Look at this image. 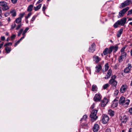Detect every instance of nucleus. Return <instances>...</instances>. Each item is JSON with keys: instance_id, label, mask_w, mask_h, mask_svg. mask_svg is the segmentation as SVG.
<instances>
[{"instance_id": "1", "label": "nucleus", "mask_w": 132, "mask_h": 132, "mask_svg": "<svg viewBox=\"0 0 132 132\" xmlns=\"http://www.w3.org/2000/svg\"><path fill=\"white\" fill-rule=\"evenodd\" d=\"M130 100L129 99L125 100V98L123 96H121L119 100V104L122 105H123L125 107H127L129 105Z\"/></svg>"}, {"instance_id": "2", "label": "nucleus", "mask_w": 132, "mask_h": 132, "mask_svg": "<svg viewBox=\"0 0 132 132\" xmlns=\"http://www.w3.org/2000/svg\"><path fill=\"white\" fill-rule=\"evenodd\" d=\"M97 112V110H93L91 113L90 117L91 118L92 120L93 121H95L97 118L96 115Z\"/></svg>"}, {"instance_id": "3", "label": "nucleus", "mask_w": 132, "mask_h": 132, "mask_svg": "<svg viewBox=\"0 0 132 132\" xmlns=\"http://www.w3.org/2000/svg\"><path fill=\"white\" fill-rule=\"evenodd\" d=\"M129 9V7H127L120 11L119 13V15L118 16V18H119L123 17L125 13Z\"/></svg>"}, {"instance_id": "4", "label": "nucleus", "mask_w": 132, "mask_h": 132, "mask_svg": "<svg viewBox=\"0 0 132 132\" xmlns=\"http://www.w3.org/2000/svg\"><path fill=\"white\" fill-rule=\"evenodd\" d=\"M116 78V77L115 75H114L113 76L111 77V78L109 81V84L112 85L113 86H116L117 84V82L115 80Z\"/></svg>"}, {"instance_id": "5", "label": "nucleus", "mask_w": 132, "mask_h": 132, "mask_svg": "<svg viewBox=\"0 0 132 132\" xmlns=\"http://www.w3.org/2000/svg\"><path fill=\"white\" fill-rule=\"evenodd\" d=\"M0 5L2 7V9L3 11H6L9 9L7 3L4 1H0Z\"/></svg>"}, {"instance_id": "6", "label": "nucleus", "mask_w": 132, "mask_h": 132, "mask_svg": "<svg viewBox=\"0 0 132 132\" xmlns=\"http://www.w3.org/2000/svg\"><path fill=\"white\" fill-rule=\"evenodd\" d=\"M109 118L107 115L103 114L102 116V122L103 124L106 123L108 121Z\"/></svg>"}, {"instance_id": "7", "label": "nucleus", "mask_w": 132, "mask_h": 132, "mask_svg": "<svg viewBox=\"0 0 132 132\" xmlns=\"http://www.w3.org/2000/svg\"><path fill=\"white\" fill-rule=\"evenodd\" d=\"M131 2L130 0H127L124 2L122 3L121 5L119 6V8L122 9L123 8L129 4Z\"/></svg>"}, {"instance_id": "8", "label": "nucleus", "mask_w": 132, "mask_h": 132, "mask_svg": "<svg viewBox=\"0 0 132 132\" xmlns=\"http://www.w3.org/2000/svg\"><path fill=\"white\" fill-rule=\"evenodd\" d=\"M109 100L108 99L104 98L102 101L101 102V106L102 107H104L108 103Z\"/></svg>"}, {"instance_id": "9", "label": "nucleus", "mask_w": 132, "mask_h": 132, "mask_svg": "<svg viewBox=\"0 0 132 132\" xmlns=\"http://www.w3.org/2000/svg\"><path fill=\"white\" fill-rule=\"evenodd\" d=\"M121 53V55L119 59V61L120 62H121L122 61H123V60L126 58L127 55L126 53Z\"/></svg>"}, {"instance_id": "10", "label": "nucleus", "mask_w": 132, "mask_h": 132, "mask_svg": "<svg viewBox=\"0 0 132 132\" xmlns=\"http://www.w3.org/2000/svg\"><path fill=\"white\" fill-rule=\"evenodd\" d=\"M132 66L131 64L130 63L128 64L127 66L125 68L124 70V72L126 73H128L131 70Z\"/></svg>"}, {"instance_id": "11", "label": "nucleus", "mask_w": 132, "mask_h": 132, "mask_svg": "<svg viewBox=\"0 0 132 132\" xmlns=\"http://www.w3.org/2000/svg\"><path fill=\"white\" fill-rule=\"evenodd\" d=\"M127 20V19L126 18H123L120 20H118V22L120 25L124 26L125 23Z\"/></svg>"}, {"instance_id": "12", "label": "nucleus", "mask_w": 132, "mask_h": 132, "mask_svg": "<svg viewBox=\"0 0 132 132\" xmlns=\"http://www.w3.org/2000/svg\"><path fill=\"white\" fill-rule=\"evenodd\" d=\"M128 86L126 85H124L122 86L120 88V91L121 93L125 92Z\"/></svg>"}, {"instance_id": "13", "label": "nucleus", "mask_w": 132, "mask_h": 132, "mask_svg": "<svg viewBox=\"0 0 132 132\" xmlns=\"http://www.w3.org/2000/svg\"><path fill=\"white\" fill-rule=\"evenodd\" d=\"M101 98L100 95L98 94H96L94 98V100L97 102L100 101Z\"/></svg>"}, {"instance_id": "14", "label": "nucleus", "mask_w": 132, "mask_h": 132, "mask_svg": "<svg viewBox=\"0 0 132 132\" xmlns=\"http://www.w3.org/2000/svg\"><path fill=\"white\" fill-rule=\"evenodd\" d=\"M93 61L97 63H98L99 61L101 60V58L95 55L93 56Z\"/></svg>"}, {"instance_id": "15", "label": "nucleus", "mask_w": 132, "mask_h": 132, "mask_svg": "<svg viewBox=\"0 0 132 132\" xmlns=\"http://www.w3.org/2000/svg\"><path fill=\"white\" fill-rule=\"evenodd\" d=\"M95 44L94 43L93 44L91 45V46L89 47V51L93 53L95 51Z\"/></svg>"}, {"instance_id": "16", "label": "nucleus", "mask_w": 132, "mask_h": 132, "mask_svg": "<svg viewBox=\"0 0 132 132\" xmlns=\"http://www.w3.org/2000/svg\"><path fill=\"white\" fill-rule=\"evenodd\" d=\"M127 116H124L123 117H122L121 119V123H125L127 120Z\"/></svg>"}, {"instance_id": "17", "label": "nucleus", "mask_w": 132, "mask_h": 132, "mask_svg": "<svg viewBox=\"0 0 132 132\" xmlns=\"http://www.w3.org/2000/svg\"><path fill=\"white\" fill-rule=\"evenodd\" d=\"M112 73V70L110 69H109L107 73L106 77L104 78L105 79H107L109 78L111 75Z\"/></svg>"}, {"instance_id": "18", "label": "nucleus", "mask_w": 132, "mask_h": 132, "mask_svg": "<svg viewBox=\"0 0 132 132\" xmlns=\"http://www.w3.org/2000/svg\"><path fill=\"white\" fill-rule=\"evenodd\" d=\"M99 126L97 124H95L93 128V131L94 132H97L99 129Z\"/></svg>"}, {"instance_id": "19", "label": "nucleus", "mask_w": 132, "mask_h": 132, "mask_svg": "<svg viewBox=\"0 0 132 132\" xmlns=\"http://www.w3.org/2000/svg\"><path fill=\"white\" fill-rule=\"evenodd\" d=\"M118 104V101L116 100H114L111 104V106L113 108H114L117 106Z\"/></svg>"}, {"instance_id": "20", "label": "nucleus", "mask_w": 132, "mask_h": 132, "mask_svg": "<svg viewBox=\"0 0 132 132\" xmlns=\"http://www.w3.org/2000/svg\"><path fill=\"white\" fill-rule=\"evenodd\" d=\"M10 13L11 16H15L16 15V12L15 10L14 9L11 10L10 11Z\"/></svg>"}, {"instance_id": "21", "label": "nucleus", "mask_w": 132, "mask_h": 132, "mask_svg": "<svg viewBox=\"0 0 132 132\" xmlns=\"http://www.w3.org/2000/svg\"><path fill=\"white\" fill-rule=\"evenodd\" d=\"M101 66L99 64L97 65L95 67V71L96 72H99L101 70Z\"/></svg>"}, {"instance_id": "22", "label": "nucleus", "mask_w": 132, "mask_h": 132, "mask_svg": "<svg viewBox=\"0 0 132 132\" xmlns=\"http://www.w3.org/2000/svg\"><path fill=\"white\" fill-rule=\"evenodd\" d=\"M113 53H115L118 50L119 47L117 45L112 46Z\"/></svg>"}, {"instance_id": "23", "label": "nucleus", "mask_w": 132, "mask_h": 132, "mask_svg": "<svg viewBox=\"0 0 132 132\" xmlns=\"http://www.w3.org/2000/svg\"><path fill=\"white\" fill-rule=\"evenodd\" d=\"M123 31V29H120L118 32L117 34V36L118 37H119L120 36Z\"/></svg>"}, {"instance_id": "24", "label": "nucleus", "mask_w": 132, "mask_h": 132, "mask_svg": "<svg viewBox=\"0 0 132 132\" xmlns=\"http://www.w3.org/2000/svg\"><path fill=\"white\" fill-rule=\"evenodd\" d=\"M33 6L32 5H29L28 8L27 10L28 12L31 11L33 9Z\"/></svg>"}, {"instance_id": "25", "label": "nucleus", "mask_w": 132, "mask_h": 132, "mask_svg": "<svg viewBox=\"0 0 132 132\" xmlns=\"http://www.w3.org/2000/svg\"><path fill=\"white\" fill-rule=\"evenodd\" d=\"M108 113L111 116H113L114 114V111L111 110H110L108 111Z\"/></svg>"}, {"instance_id": "26", "label": "nucleus", "mask_w": 132, "mask_h": 132, "mask_svg": "<svg viewBox=\"0 0 132 132\" xmlns=\"http://www.w3.org/2000/svg\"><path fill=\"white\" fill-rule=\"evenodd\" d=\"M42 6V4H39L36 7H34V9L35 11H37L40 9Z\"/></svg>"}, {"instance_id": "27", "label": "nucleus", "mask_w": 132, "mask_h": 132, "mask_svg": "<svg viewBox=\"0 0 132 132\" xmlns=\"http://www.w3.org/2000/svg\"><path fill=\"white\" fill-rule=\"evenodd\" d=\"M97 88L96 85H93L92 88V91H96L97 90Z\"/></svg>"}, {"instance_id": "28", "label": "nucleus", "mask_w": 132, "mask_h": 132, "mask_svg": "<svg viewBox=\"0 0 132 132\" xmlns=\"http://www.w3.org/2000/svg\"><path fill=\"white\" fill-rule=\"evenodd\" d=\"M5 50L7 53H9L11 51V48L7 46H6L5 48Z\"/></svg>"}, {"instance_id": "29", "label": "nucleus", "mask_w": 132, "mask_h": 132, "mask_svg": "<svg viewBox=\"0 0 132 132\" xmlns=\"http://www.w3.org/2000/svg\"><path fill=\"white\" fill-rule=\"evenodd\" d=\"M29 28L28 27H27L26 28V29H25V30H24V31H23L22 34V35L23 36H25V34L27 32V31L29 29Z\"/></svg>"}, {"instance_id": "30", "label": "nucleus", "mask_w": 132, "mask_h": 132, "mask_svg": "<svg viewBox=\"0 0 132 132\" xmlns=\"http://www.w3.org/2000/svg\"><path fill=\"white\" fill-rule=\"evenodd\" d=\"M22 19L19 17L17 18L15 20V22L16 23H19L21 21Z\"/></svg>"}, {"instance_id": "31", "label": "nucleus", "mask_w": 132, "mask_h": 132, "mask_svg": "<svg viewBox=\"0 0 132 132\" xmlns=\"http://www.w3.org/2000/svg\"><path fill=\"white\" fill-rule=\"evenodd\" d=\"M108 48H106L104 50L103 52V54L104 55H106L108 53Z\"/></svg>"}, {"instance_id": "32", "label": "nucleus", "mask_w": 132, "mask_h": 132, "mask_svg": "<svg viewBox=\"0 0 132 132\" xmlns=\"http://www.w3.org/2000/svg\"><path fill=\"white\" fill-rule=\"evenodd\" d=\"M109 66L108 63H106L105 65V71H107L109 69Z\"/></svg>"}, {"instance_id": "33", "label": "nucleus", "mask_w": 132, "mask_h": 132, "mask_svg": "<svg viewBox=\"0 0 132 132\" xmlns=\"http://www.w3.org/2000/svg\"><path fill=\"white\" fill-rule=\"evenodd\" d=\"M87 118V116L86 115H84L83 116V117L81 119V120H80V121L83 120L85 121Z\"/></svg>"}, {"instance_id": "34", "label": "nucleus", "mask_w": 132, "mask_h": 132, "mask_svg": "<svg viewBox=\"0 0 132 132\" xmlns=\"http://www.w3.org/2000/svg\"><path fill=\"white\" fill-rule=\"evenodd\" d=\"M120 25L118 22V21H117L114 25L113 27L115 28H117L118 25Z\"/></svg>"}, {"instance_id": "35", "label": "nucleus", "mask_w": 132, "mask_h": 132, "mask_svg": "<svg viewBox=\"0 0 132 132\" xmlns=\"http://www.w3.org/2000/svg\"><path fill=\"white\" fill-rule=\"evenodd\" d=\"M113 50L112 48V46H111L109 48V50H108V53L110 54L111 53L112 51Z\"/></svg>"}, {"instance_id": "36", "label": "nucleus", "mask_w": 132, "mask_h": 132, "mask_svg": "<svg viewBox=\"0 0 132 132\" xmlns=\"http://www.w3.org/2000/svg\"><path fill=\"white\" fill-rule=\"evenodd\" d=\"M32 13L31 12H30L29 13L28 15L25 16V19H27L28 18H29L31 15Z\"/></svg>"}, {"instance_id": "37", "label": "nucleus", "mask_w": 132, "mask_h": 132, "mask_svg": "<svg viewBox=\"0 0 132 132\" xmlns=\"http://www.w3.org/2000/svg\"><path fill=\"white\" fill-rule=\"evenodd\" d=\"M23 31V29H21L18 32V36H20L21 35L22 33V32Z\"/></svg>"}, {"instance_id": "38", "label": "nucleus", "mask_w": 132, "mask_h": 132, "mask_svg": "<svg viewBox=\"0 0 132 132\" xmlns=\"http://www.w3.org/2000/svg\"><path fill=\"white\" fill-rule=\"evenodd\" d=\"M82 128L84 129H88V125L86 124H82Z\"/></svg>"}, {"instance_id": "39", "label": "nucleus", "mask_w": 132, "mask_h": 132, "mask_svg": "<svg viewBox=\"0 0 132 132\" xmlns=\"http://www.w3.org/2000/svg\"><path fill=\"white\" fill-rule=\"evenodd\" d=\"M119 93V91L118 90L115 89V90L114 93V95L116 96Z\"/></svg>"}, {"instance_id": "40", "label": "nucleus", "mask_w": 132, "mask_h": 132, "mask_svg": "<svg viewBox=\"0 0 132 132\" xmlns=\"http://www.w3.org/2000/svg\"><path fill=\"white\" fill-rule=\"evenodd\" d=\"M109 86V85L108 84H106L103 86V87L104 89H105L108 87Z\"/></svg>"}, {"instance_id": "41", "label": "nucleus", "mask_w": 132, "mask_h": 132, "mask_svg": "<svg viewBox=\"0 0 132 132\" xmlns=\"http://www.w3.org/2000/svg\"><path fill=\"white\" fill-rule=\"evenodd\" d=\"M24 14L25 13H20V14L19 17V18L22 19V18L24 16Z\"/></svg>"}, {"instance_id": "42", "label": "nucleus", "mask_w": 132, "mask_h": 132, "mask_svg": "<svg viewBox=\"0 0 132 132\" xmlns=\"http://www.w3.org/2000/svg\"><path fill=\"white\" fill-rule=\"evenodd\" d=\"M126 48L125 47H122L120 50V52L121 53H126L124 52Z\"/></svg>"}, {"instance_id": "43", "label": "nucleus", "mask_w": 132, "mask_h": 132, "mask_svg": "<svg viewBox=\"0 0 132 132\" xmlns=\"http://www.w3.org/2000/svg\"><path fill=\"white\" fill-rule=\"evenodd\" d=\"M132 14V9L128 11V12L127 15H131Z\"/></svg>"}, {"instance_id": "44", "label": "nucleus", "mask_w": 132, "mask_h": 132, "mask_svg": "<svg viewBox=\"0 0 132 132\" xmlns=\"http://www.w3.org/2000/svg\"><path fill=\"white\" fill-rule=\"evenodd\" d=\"M86 69L88 71L89 74L90 75L91 74V72L90 68L87 67H86Z\"/></svg>"}, {"instance_id": "45", "label": "nucleus", "mask_w": 132, "mask_h": 132, "mask_svg": "<svg viewBox=\"0 0 132 132\" xmlns=\"http://www.w3.org/2000/svg\"><path fill=\"white\" fill-rule=\"evenodd\" d=\"M22 24H20L17 26V27L16 28V29L17 30H18L22 26Z\"/></svg>"}, {"instance_id": "46", "label": "nucleus", "mask_w": 132, "mask_h": 132, "mask_svg": "<svg viewBox=\"0 0 132 132\" xmlns=\"http://www.w3.org/2000/svg\"><path fill=\"white\" fill-rule=\"evenodd\" d=\"M44 6H43L42 9V10L43 11V12L44 13H45V9H46V7L45 6V4H44Z\"/></svg>"}, {"instance_id": "47", "label": "nucleus", "mask_w": 132, "mask_h": 132, "mask_svg": "<svg viewBox=\"0 0 132 132\" xmlns=\"http://www.w3.org/2000/svg\"><path fill=\"white\" fill-rule=\"evenodd\" d=\"M12 43L11 42H9V43H6L5 44L4 46H9V45H12Z\"/></svg>"}, {"instance_id": "48", "label": "nucleus", "mask_w": 132, "mask_h": 132, "mask_svg": "<svg viewBox=\"0 0 132 132\" xmlns=\"http://www.w3.org/2000/svg\"><path fill=\"white\" fill-rule=\"evenodd\" d=\"M10 15V13L9 12H6L4 13V15L5 17L9 16Z\"/></svg>"}, {"instance_id": "49", "label": "nucleus", "mask_w": 132, "mask_h": 132, "mask_svg": "<svg viewBox=\"0 0 132 132\" xmlns=\"http://www.w3.org/2000/svg\"><path fill=\"white\" fill-rule=\"evenodd\" d=\"M18 0H11L12 2L14 4L16 3Z\"/></svg>"}, {"instance_id": "50", "label": "nucleus", "mask_w": 132, "mask_h": 132, "mask_svg": "<svg viewBox=\"0 0 132 132\" xmlns=\"http://www.w3.org/2000/svg\"><path fill=\"white\" fill-rule=\"evenodd\" d=\"M16 26V24L15 23H14L12 25V29H14Z\"/></svg>"}, {"instance_id": "51", "label": "nucleus", "mask_w": 132, "mask_h": 132, "mask_svg": "<svg viewBox=\"0 0 132 132\" xmlns=\"http://www.w3.org/2000/svg\"><path fill=\"white\" fill-rule=\"evenodd\" d=\"M20 41L19 40L16 42L14 45V46L15 47H16L18 44L20 42Z\"/></svg>"}, {"instance_id": "52", "label": "nucleus", "mask_w": 132, "mask_h": 132, "mask_svg": "<svg viewBox=\"0 0 132 132\" xmlns=\"http://www.w3.org/2000/svg\"><path fill=\"white\" fill-rule=\"evenodd\" d=\"M36 17V16H34L32 18L31 20V21H34Z\"/></svg>"}, {"instance_id": "53", "label": "nucleus", "mask_w": 132, "mask_h": 132, "mask_svg": "<svg viewBox=\"0 0 132 132\" xmlns=\"http://www.w3.org/2000/svg\"><path fill=\"white\" fill-rule=\"evenodd\" d=\"M1 40L2 41H4L5 40V38L4 36H1Z\"/></svg>"}, {"instance_id": "54", "label": "nucleus", "mask_w": 132, "mask_h": 132, "mask_svg": "<svg viewBox=\"0 0 132 132\" xmlns=\"http://www.w3.org/2000/svg\"><path fill=\"white\" fill-rule=\"evenodd\" d=\"M16 35H13L11 36V38L12 40H13L15 37Z\"/></svg>"}, {"instance_id": "55", "label": "nucleus", "mask_w": 132, "mask_h": 132, "mask_svg": "<svg viewBox=\"0 0 132 132\" xmlns=\"http://www.w3.org/2000/svg\"><path fill=\"white\" fill-rule=\"evenodd\" d=\"M129 112L130 114H132V108H131L129 109Z\"/></svg>"}, {"instance_id": "56", "label": "nucleus", "mask_w": 132, "mask_h": 132, "mask_svg": "<svg viewBox=\"0 0 132 132\" xmlns=\"http://www.w3.org/2000/svg\"><path fill=\"white\" fill-rule=\"evenodd\" d=\"M106 132H111V131L110 129L107 128L106 130Z\"/></svg>"}, {"instance_id": "57", "label": "nucleus", "mask_w": 132, "mask_h": 132, "mask_svg": "<svg viewBox=\"0 0 132 132\" xmlns=\"http://www.w3.org/2000/svg\"><path fill=\"white\" fill-rule=\"evenodd\" d=\"M4 44V43L3 42L1 44H0V49L2 47Z\"/></svg>"}, {"instance_id": "58", "label": "nucleus", "mask_w": 132, "mask_h": 132, "mask_svg": "<svg viewBox=\"0 0 132 132\" xmlns=\"http://www.w3.org/2000/svg\"><path fill=\"white\" fill-rule=\"evenodd\" d=\"M43 0H39L37 2V4H39Z\"/></svg>"}, {"instance_id": "59", "label": "nucleus", "mask_w": 132, "mask_h": 132, "mask_svg": "<svg viewBox=\"0 0 132 132\" xmlns=\"http://www.w3.org/2000/svg\"><path fill=\"white\" fill-rule=\"evenodd\" d=\"M24 36H23L21 37V38L19 40L20 42L22 39H23L24 38Z\"/></svg>"}, {"instance_id": "60", "label": "nucleus", "mask_w": 132, "mask_h": 132, "mask_svg": "<svg viewBox=\"0 0 132 132\" xmlns=\"http://www.w3.org/2000/svg\"><path fill=\"white\" fill-rule=\"evenodd\" d=\"M128 132H132V128H130L129 129Z\"/></svg>"}, {"instance_id": "61", "label": "nucleus", "mask_w": 132, "mask_h": 132, "mask_svg": "<svg viewBox=\"0 0 132 132\" xmlns=\"http://www.w3.org/2000/svg\"><path fill=\"white\" fill-rule=\"evenodd\" d=\"M94 104H93L91 106V108H92V109L94 108Z\"/></svg>"}, {"instance_id": "62", "label": "nucleus", "mask_w": 132, "mask_h": 132, "mask_svg": "<svg viewBox=\"0 0 132 132\" xmlns=\"http://www.w3.org/2000/svg\"><path fill=\"white\" fill-rule=\"evenodd\" d=\"M7 20L9 22L11 20V19H10V18H8L7 19Z\"/></svg>"}, {"instance_id": "63", "label": "nucleus", "mask_w": 132, "mask_h": 132, "mask_svg": "<svg viewBox=\"0 0 132 132\" xmlns=\"http://www.w3.org/2000/svg\"><path fill=\"white\" fill-rule=\"evenodd\" d=\"M132 20V18H129L128 21H131Z\"/></svg>"}, {"instance_id": "64", "label": "nucleus", "mask_w": 132, "mask_h": 132, "mask_svg": "<svg viewBox=\"0 0 132 132\" xmlns=\"http://www.w3.org/2000/svg\"><path fill=\"white\" fill-rule=\"evenodd\" d=\"M131 55L132 56V49L130 50Z\"/></svg>"}]
</instances>
